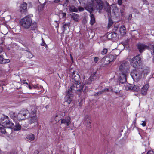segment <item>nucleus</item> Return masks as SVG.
<instances>
[{"label": "nucleus", "mask_w": 154, "mask_h": 154, "mask_svg": "<svg viewBox=\"0 0 154 154\" xmlns=\"http://www.w3.org/2000/svg\"><path fill=\"white\" fill-rule=\"evenodd\" d=\"M20 24L25 29L30 28L33 25L31 18L28 16H26L20 20Z\"/></svg>", "instance_id": "1"}, {"label": "nucleus", "mask_w": 154, "mask_h": 154, "mask_svg": "<svg viewBox=\"0 0 154 154\" xmlns=\"http://www.w3.org/2000/svg\"><path fill=\"white\" fill-rule=\"evenodd\" d=\"M141 57L140 55L139 54L134 57L131 60L130 64L133 67L136 68L141 64Z\"/></svg>", "instance_id": "3"}, {"label": "nucleus", "mask_w": 154, "mask_h": 154, "mask_svg": "<svg viewBox=\"0 0 154 154\" xmlns=\"http://www.w3.org/2000/svg\"><path fill=\"white\" fill-rule=\"evenodd\" d=\"M3 123V125L4 127H5L6 128H12V127L14 126V123H13L11 122L10 121L9 119L8 120V122H6L5 123Z\"/></svg>", "instance_id": "17"}, {"label": "nucleus", "mask_w": 154, "mask_h": 154, "mask_svg": "<svg viewBox=\"0 0 154 154\" xmlns=\"http://www.w3.org/2000/svg\"><path fill=\"white\" fill-rule=\"evenodd\" d=\"M149 50L151 52L152 55H154V46L152 45H150L149 46Z\"/></svg>", "instance_id": "37"}, {"label": "nucleus", "mask_w": 154, "mask_h": 154, "mask_svg": "<svg viewBox=\"0 0 154 154\" xmlns=\"http://www.w3.org/2000/svg\"><path fill=\"white\" fill-rule=\"evenodd\" d=\"M55 22L57 24V25L56 26V28L58 29L59 27V23L57 21H55Z\"/></svg>", "instance_id": "61"}, {"label": "nucleus", "mask_w": 154, "mask_h": 154, "mask_svg": "<svg viewBox=\"0 0 154 154\" xmlns=\"http://www.w3.org/2000/svg\"><path fill=\"white\" fill-rule=\"evenodd\" d=\"M105 10L107 13L108 15L109 16V15H111V11L110 7L109 5H108L105 8Z\"/></svg>", "instance_id": "36"}, {"label": "nucleus", "mask_w": 154, "mask_h": 154, "mask_svg": "<svg viewBox=\"0 0 154 154\" xmlns=\"http://www.w3.org/2000/svg\"><path fill=\"white\" fill-rule=\"evenodd\" d=\"M60 14L62 15V18H66V14L65 13L62 12L61 13H60Z\"/></svg>", "instance_id": "46"}, {"label": "nucleus", "mask_w": 154, "mask_h": 154, "mask_svg": "<svg viewBox=\"0 0 154 154\" xmlns=\"http://www.w3.org/2000/svg\"><path fill=\"white\" fill-rule=\"evenodd\" d=\"M108 50L107 48H104L103 49L102 51L101 52V54H105L107 52Z\"/></svg>", "instance_id": "42"}, {"label": "nucleus", "mask_w": 154, "mask_h": 154, "mask_svg": "<svg viewBox=\"0 0 154 154\" xmlns=\"http://www.w3.org/2000/svg\"><path fill=\"white\" fill-rule=\"evenodd\" d=\"M30 118V122L31 123H32L36 122L37 118L36 116L34 111L32 112H31L29 115V117Z\"/></svg>", "instance_id": "13"}, {"label": "nucleus", "mask_w": 154, "mask_h": 154, "mask_svg": "<svg viewBox=\"0 0 154 154\" xmlns=\"http://www.w3.org/2000/svg\"><path fill=\"white\" fill-rule=\"evenodd\" d=\"M120 34L122 35H124L126 34V28L124 26H121L119 29Z\"/></svg>", "instance_id": "25"}, {"label": "nucleus", "mask_w": 154, "mask_h": 154, "mask_svg": "<svg viewBox=\"0 0 154 154\" xmlns=\"http://www.w3.org/2000/svg\"><path fill=\"white\" fill-rule=\"evenodd\" d=\"M84 87V85H82L80 82L78 83L72 84L71 85L70 88L72 92L73 93L75 92L79 94L83 91V88Z\"/></svg>", "instance_id": "2"}, {"label": "nucleus", "mask_w": 154, "mask_h": 154, "mask_svg": "<svg viewBox=\"0 0 154 154\" xmlns=\"http://www.w3.org/2000/svg\"><path fill=\"white\" fill-rule=\"evenodd\" d=\"M58 115L57 114H56V115L54 117V119L56 122H58L60 120H61V119L58 118Z\"/></svg>", "instance_id": "43"}, {"label": "nucleus", "mask_w": 154, "mask_h": 154, "mask_svg": "<svg viewBox=\"0 0 154 154\" xmlns=\"http://www.w3.org/2000/svg\"><path fill=\"white\" fill-rule=\"evenodd\" d=\"M122 0H118V3L119 5H121L122 4Z\"/></svg>", "instance_id": "54"}, {"label": "nucleus", "mask_w": 154, "mask_h": 154, "mask_svg": "<svg viewBox=\"0 0 154 154\" xmlns=\"http://www.w3.org/2000/svg\"><path fill=\"white\" fill-rule=\"evenodd\" d=\"M96 72H94L91 74L90 77L88 79V83L91 84V82L95 80L96 79Z\"/></svg>", "instance_id": "20"}, {"label": "nucleus", "mask_w": 154, "mask_h": 154, "mask_svg": "<svg viewBox=\"0 0 154 154\" xmlns=\"http://www.w3.org/2000/svg\"><path fill=\"white\" fill-rule=\"evenodd\" d=\"M78 9L80 12H81L84 10V9L83 8L80 6H79L78 7Z\"/></svg>", "instance_id": "49"}, {"label": "nucleus", "mask_w": 154, "mask_h": 154, "mask_svg": "<svg viewBox=\"0 0 154 154\" xmlns=\"http://www.w3.org/2000/svg\"><path fill=\"white\" fill-rule=\"evenodd\" d=\"M60 0H54V2L55 3H57L59 2Z\"/></svg>", "instance_id": "62"}, {"label": "nucleus", "mask_w": 154, "mask_h": 154, "mask_svg": "<svg viewBox=\"0 0 154 154\" xmlns=\"http://www.w3.org/2000/svg\"><path fill=\"white\" fill-rule=\"evenodd\" d=\"M20 111L21 112H22V115H24L26 119L28 118L29 117V115L31 113L26 109H23Z\"/></svg>", "instance_id": "21"}, {"label": "nucleus", "mask_w": 154, "mask_h": 154, "mask_svg": "<svg viewBox=\"0 0 154 154\" xmlns=\"http://www.w3.org/2000/svg\"><path fill=\"white\" fill-rule=\"evenodd\" d=\"M65 115V113L64 112H59V116H64Z\"/></svg>", "instance_id": "48"}, {"label": "nucleus", "mask_w": 154, "mask_h": 154, "mask_svg": "<svg viewBox=\"0 0 154 154\" xmlns=\"http://www.w3.org/2000/svg\"><path fill=\"white\" fill-rule=\"evenodd\" d=\"M99 60V58L97 57H95L94 58V61L96 63Z\"/></svg>", "instance_id": "52"}, {"label": "nucleus", "mask_w": 154, "mask_h": 154, "mask_svg": "<svg viewBox=\"0 0 154 154\" xmlns=\"http://www.w3.org/2000/svg\"><path fill=\"white\" fill-rule=\"evenodd\" d=\"M8 119L9 117L7 116H4L2 117L1 118L0 121V125L1 126H3V122H4V123H5L6 122H8Z\"/></svg>", "instance_id": "22"}, {"label": "nucleus", "mask_w": 154, "mask_h": 154, "mask_svg": "<svg viewBox=\"0 0 154 154\" xmlns=\"http://www.w3.org/2000/svg\"><path fill=\"white\" fill-rule=\"evenodd\" d=\"M133 11L137 14H138L139 13V11L136 9H134Z\"/></svg>", "instance_id": "57"}, {"label": "nucleus", "mask_w": 154, "mask_h": 154, "mask_svg": "<svg viewBox=\"0 0 154 154\" xmlns=\"http://www.w3.org/2000/svg\"><path fill=\"white\" fill-rule=\"evenodd\" d=\"M69 2V0H65L63 4V5H65L66 6H67V5Z\"/></svg>", "instance_id": "47"}, {"label": "nucleus", "mask_w": 154, "mask_h": 154, "mask_svg": "<svg viewBox=\"0 0 154 154\" xmlns=\"http://www.w3.org/2000/svg\"><path fill=\"white\" fill-rule=\"evenodd\" d=\"M42 43L41 45L42 46H43L45 47L47 46V45L45 43V41L42 38Z\"/></svg>", "instance_id": "50"}, {"label": "nucleus", "mask_w": 154, "mask_h": 154, "mask_svg": "<svg viewBox=\"0 0 154 154\" xmlns=\"http://www.w3.org/2000/svg\"><path fill=\"white\" fill-rule=\"evenodd\" d=\"M70 117L69 116H66L65 119H61V123L65 124L67 126H68L71 123Z\"/></svg>", "instance_id": "12"}, {"label": "nucleus", "mask_w": 154, "mask_h": 154, "mask_svg": "<svg viewBox=\"0 0 154 154\" xmlns=\"http://www.w3.org/2000/svg\"><path fill=\"white\" fill-rule=\"evenodd\" d=\"M125 11V9L124 6H123L121 8L120 10V12L121 15L122 16L123 15V13Z\"/></svg>", "instance_id": "44"}, {"label": "nucleus", "mask_w": 154, "mask_h": 154, "mask_svg": "<svg viewBox=\"0 0 154 154\" xmlns=\"http://www.w3.org/2000/svg\"><path fill=\"white\" fill-rule=\"evenodd\" d=\"M27 4L26 3L23 2L20 6V10L21 12H26L27 11Z\"/></svg>", "instance_id": "19"}, {"label": "nucleus", "mask_w": 154, "mask_h": 154, "mask_svg": "<svg viewBox=\"0 0 154 154\" xmlns=\"http://www.w3.org/2000/svg\"><path fill=\"white\" fill-rule=\"evenodd\" d=\"M73 93L72 92L70 89H68L65 98V103H67L69 105L70 104L72 100Z\"/></svg>", "instance_id": "8"}, {"label": "nucleus", "mask_w": 154, "mask_h": 154, "mask_svg": "<svg viewBox=\"0 0 154 154\" xmlns=\"http://www.w3.org/2000/svg\"><path fill=\"white\" fill-rule=\"evenodd\" d=\"M7 154H15V153L13 152H8Z\"/></svg>", "instance_id": "63"}, {"label": "nucleus", "mask_w": 154, "mask_h": 154, "mask_svg": "<svg viewBox=\"0 0 154 154\" xmlns=\"http://www.w3.org/2000/svg\"><path fill=\"white\" fill-rule=\"evenodd\" d=\"M94 8L99 10V12H100V11L103 8V3L101 0H95L92 2Z\"/></svg>", "instance_id": "6"}, {"label": "nucleus", "mask_w": 154, "mask_h": 154, "mask_svg": "<svg viewBox=\"0 0 154 154\" xmlns=\"http://www.w3.org/2000/svg\"><path fill=\"white\" fill-rule=\"evenodd\" d=\"M21 125L19 123L16 122L15 125L14 124V126L11 128H13L14 131H19L21 129Z\"/></svg>", "instance_id": "26"}, {"label": "nucleus", "mask_w": 154, "mask_h": 154, "mask_svg": "<svg viewBox=\"0 0 154 154\" xmlns=\"http://www.w3.org/2000/svg\"><path fill=\"white\" fill-rule=\"evenodd\" d=\"M112 11L111 14H113L115 16H117L119 14V9L116 6H114L112 8Z\"/></svg>", "instance_id": "15"}, {"label": "nucleus", "mask_w": 154, "mask_h": 154, "mask_svg": "<svg viewBox=\"0 0 154 154\" xmlns=\"http://www.w3.org/2000/svg\"><path fill=\"white\" fill-rule=\"evenodd\" d=\"M132 17V14H130L129 15V16H128V20H131V19Z\"/></svg>", "instance_id": "60"}, {"label": "nucleus", "mask_w": 154, "mask_h": 154, "mask_svg": "<svg viewBox=\"0 0 154 154\" xmlns=\"http://www.w3.org/2000/svg\"><path fill=\"white\" fill-rule=\"evenodd\" d=\"M70 25V23L69 22L67 23H63V26L62 27V30L63 32H64L66 29L67 27L69 28Z\"/></svg>", "instance_id": "32"}, {"label": "nucleus", "mask_w": 154, "mask_h": 154, "mask_svg": "<svg viewBox=\"0 0 154 154\" xmlns=\"http://www.w3.org/2000/svg\"><path fill=\"white\" fill-rule=\"evenodd\" d=\"M115 55L116 56H115L114 55L112 54H110L107 56V57L109 58V62H110L111 63L113 62L115 60V59H116V56L117 55L115 54Z\"/></svg>", "instance_id": "24"}, {"label": "nucleus", "mask_w": 154, "mask_h": 154, "mask_svg": "<svg viewBox=\"0 0 154 154\" xmlns=\"http://www.w3.org/2000/svg\"><path fill=\"white\" fill-rule=\"evenodd\" d=\"M27 57H28L29 58H31L33 57V55L32 54L29 52H28L27 54Z\"/></svg>", "instance_id": "45"}, {"label": "nucleus", "mask_w": 154, "mask_h": 154, "mask_svg": "<svg viewBox=\"0 0 154 154\" xmlns=\"http://www.w3.org/2000/svg\"><path fill=\"white\" fill-rule=\"evenodd\" d=\"M144 4H145L146 5H149V3L147 1V0H142Z\"/></svg>", "instance_id": "53"}, {"label": "nucleus", "mask_w": 154, "mask_h": 154, "mask_svg": "<svg viewBox=\"0 0 154 154\" xmlns=\"http://www.w3.org/2000/svg\"><path fill=\"white\" fill-rule=\"evenodd\" d=\"M26 138L30 141H33L35 139V136L34 134H30L27 135Z\"/></svg>", "instance_id": "34"}, {"label": "nucleus", "mask_w": 154, "mask_h": 154, "mask_svg": "<svg viewBox=\"0 0 154 154\" xmlns=\"http://www.w3.org/2000/svg\"><path fill=\"white\" fill-rule=\"evenodd\" d=\"M118 29V27L117 26H115L114 27V30H116Z\"/></svg>", "instance_id": "64"}, {"label": "nucleus", "mask_w": 154, "mask_h": 154, "mask_svg": "<svg viewBox=\"0 0 154 154\" xmlns=\"http://www.w3.org/2000/svg\"><path fill=\"white\" fill-rule=\"evenodd\" d=\"M146 154H154V151L153 150H149Z\"/></svg>", "instance_id": "51"}, {"label": "nucleus", "mask_w": 154, "mask_h": 154, "mask_svg": "<svg viewBox=\"0 0 154 154\" xmlns=\"http://www.w3.org/2000/svg\"><path fill=\"white\" fill-rule=\"evenodd\" d=\"M22 82L23 83V84H26L27 85H28V83H27L26 82V80H23L22 81Z\"/></svg>", "instance_id": "58"}, {"label": "nucleus", "mask_w": 154, "mask_h": 154, "mask_svg": "<svg viewBox=\"0 0 154 154\" xmlns=\"http://www.w3.org/2000/svg\"><path fill=\"white\" fill-rule=\"evenodd\" d=\"M148 88V85H145L142 88L141 93L143 95H145L146 94Z\"/></svg>", "instance_id": "27"}, {"label": "nucleus", "mask_w": 154, "mask_h": 154, "mask_svg": "<svg viewBox=\"0 0 154 154\" xmlns=\"http://www.w3.org/2000/svg\"><path fill=\"white\" fill-rule=\"evenodd\" d=\"M117 36V34L116 33L111 32L107 34V38L109 40H115Z\"/></svg>", "instance_id": "16"}, {"label": "nucleus", "mask_w": 154, "mask_h": 154, "mask_svg": "<svg viewBox=\"0 0 154 154\" xmlns=\"http://www.w3.org/2000/svg\"><path fill=\"white\" fill-rule=\"evenodd\" d=\"M127 81L126 74L125 73H122L121 75L119 78V84H124Z\"/></svg>", "instance_id": "14"}, {"label": "nucleus", "mask_w": 154, "mask_h": 154, "mask_svg": "<svg viewBox=\"0 0 154 154\" xmlns=\"http://www.w3.org/2000/svg\"><path fill=\"white\" fill-rule=\"evenodd\" d=\"M10 115L11 118L14 120L17 119V114L14 112L11 111L9 113Z\"/></svg>", "instance_id": "28"}, {"label": "nucleus", "mask_w": 154, "mask_h": 154, "mask_svg": "<svg viewBox=\"0 0 154 154\" xmlns=\"http://www.w3.org/2000/svg\"><path fill=\"white\" fill-rule=\"evenodd\" d=\"M129 62L125 61L122 63L119 67V70L122 73H125L129 71Z\"/></svg>", "instance_id": "4"}, {"label": "nucleus", "mask_w": 154, "mask_h": 154, "mask_svg": "<svg viewBox=\"0 0 154 154\" xmlns=\"http://www.w3.org/2000/svg\"><path fill=\"white\" fill-rule=\"evenodd\" d=\"M103 90L104 92H112L113 91V89L111 87L108 88Z\"/></svg>", "instance_id": "40"}, {"label": "nucleus", "mask_w": 154, "mask_h": 154, "mask_svg": "<svg viewBox=\"0 0 154 154\" xmlns=\"http://www.w3.org/2000/svg\"><path fill=\"white\" fill-rule=\"evenodd\" d=\"M80 4H81V3H84L85 0H78Z\"/></svg>", "instance_id": "59"}, {"label": "nucleus", "mask_w": 154, "mask_h": 154, "mask_svg": "<svg viewBox=\"0 0 154 154\" xmlns=\"http://www.w3.org/2000/svg\"><path fill=\"white\" fill-rule=\"evenodd\" d=\"M71 79L70 80L72 82V84L78 83L80 82V77L79 74L76 73L75 71H73L69 76Z\"/></svg>", "instance_id": "7"}, {"label": "nucleus", "mask_w": 154, "mask_h": 154, "mask_svg": "<svg viewBox=\"0 0 154 154\" xmlns=\"http://www.w3.org/2000/svg\"><path fill=\"white\" fill-rule=\"evenodd\" d=\"M10 62L9 59H4L2 55H0V63L5 64Z\"/></svg>", "instance_id": "23"}, {"label": "nucleus", "mask_w": 154, "mask_h": 154, "mask_svg": "<svg viewBox=\"0 0 154 154\" xmlns=\"http://www.w3.org/2000/svg\"><path fill=\"white\" fill-rule=\"evenodd\" d=\"M70 16L71 18L75 22H78L79 20V16L77 14L72 13L70 14Z\"/></svg>", "instance_id": "18"}, {"label": "nucleus", "mask_w": 154, "mask_h": 154, "mask_svg": "<svg viewBox=\"0 0 154 154\" xmlns=\"http://www.w3.org/2000/svg\"><path fill=\"white\" fill-rule=\"evenodd\" d=\"M125 88L127 90L131 89L134 91H138L140 89V88L138 86L136 85L133 86L130 84L126 86Z\"/></svg>", "instance_id": "11"}, {"label": "nucleus", "mask_w": 154, "mask_h": 154, "mask_svg": "<svg viewBox=\"0 0 154 154\" xmlns=\"http://www.w3.org/2000/svg\"><path fill=\"white\" fill-rule=\"evenodd\" d=\"M84 123L87 127L88 129H89L88 128H90V126H91V123L90 117L88 115L85 116L84 118Z\"/></svg>", "instance_id": "10"}, {"label": "nucleus", "mask_w": 154, "mask_h": 154, "mask_svg": "<svg viewBox=\"0 0 154 154\" xmlns=\"http://www.w3.org/2000/svg\"><path fill=\"white\" fill-rule=\"evenodd\" d=\"M113 22L112 19L109 17L108 23V28H109L113 24Z\"/></svg>", "instance_id": "39"}, {"label": "nucleus", "mask_w": 154, "mask_h": 154, "mask_svg": "<svg viewBox=\"0 0 154 154\" xmlns=\"http://www.w3.org/2000/svg\"><path fill=\"white\" fill-rule=\"evenodd\" d=\"M103 92H104V91H103V90H102L99 92H98L97 93V95H100Z\"/></svg>", "instance_id": "56"}, {"label": "nucleus", "mask_w": 154, "mask_h": 154, "mask_svg": "<svg viewBox=\"0 0 154 154\" xmlns=\"http://www.w3.org/2000/svg\"><path fill=\"white\" fill-rule=\"evenodd\" d=\"M146 124V122L145 121H143V123L141 124V125L143 126H145Z\"/></svg>", "instance_id": "55"}, {"label": "nucleus", "mask_w": 154, "mask_h": 154, "mask_svg": "<svg viewBox=\"0 0 154 154\" xmlns=\"http://www.w3.org/2000/svg\"><path fill=\"white\" fill-rule=\"evenodd\" d=\"M142 72L138 69L133 70L131 73V75L135 81H138L142 77Z\"/></svg>", "instance_id": "5"}, {"label": "nucleus", "mask_w": 154, "mask_h": 154, "mask_svg": "<svg viewBox=\"0 0 154 154\" xmlns=\"http://www.w3.org/2000/svg\"><path fill=\"white\" fill-rule=\"evenodd\" d=\"M26 118L24 115H22V112L20 111L17 114V120L19 121L25 119Z\"/></svg>", "instance_id": "29"}, {"label": "nucleus", "mask_w": 154, "mask_h": 154, "mask_svg": "<svg viewBox=\"0 0 154 154\" xmlns=\"http://www.w3.org/2000/svg\"><path fill=\"white\" fill-rule=\"evenodd\" d=\"M137 46L140 53L143 52L145 49H149V46H148L143 44L138 43L137 45Z\"/></svg>", "instance_id": "9"}, {"label": "nucleus", "mask_w": 154, "mask_h": 154, "mask_svg": "<svg viewBox=\"0 0 154 154\" xmlns=\"http://www.w3.org/2000/svg\"><path fill=\"white\" fill-rule=\"evenodd\" d=\"M90 16L91 17V20L90 23L91 25H93L95 23V18L94 15L92 14L91 13L90 14Z\"/></svg>", "instance_id": "31"}, {"label": "nucleus", "mask_w": 154, "mask_h": 154, "mask_svg": "<svg viewBox=\"0 0 154 154\" xmlns=\"http://www.w3.org/2000/svg\"><path fill=\"white\" fill-rule=\"evenodd\" d=\"M102 61L103 62L104 64L106 65L108 64L111 63L110 62H109V58L107 57V56L103 58Z\"/></svg>", "instance_id": "33"}, {"label": "nucleus", "mask_w": 154, "mask_h": 154, "mask_svg": "<svg viewBox=\"0 0 154 154\" xmlns=\"http://www.w3.org/2000/svg\"><path fill=\"white\" fill-rule=\"evenodd\" d=\"M69 10L72 12H77L78 9L77 8L75 7L73 5H72L69 6Z\"/></svg>", "instance_id": "35"}, {"label": "nucleus", "mask_w": 154, "mask_h": 154, "mask_svg": "<svg viewBox=\"0 0 154 154\" xmlns=\"http://www.w3.org/2000/svg\"><path fill=\"white\" fill-rule=\"evenodd\" d=\"M2 126L0 127V132L4 134L6 132L5 129V127H4V126Z\"/></svg>", "instance_id": "41"}, {"label": "nucleus", "mask_w": 154, "mask_h": 154, "mask_svg": "<svg viewBox=\"0 0 154 154\" xmlns=\"http://www.w3.org/2000/svg\"><path fill=\"white\" fill-rule=\"evenodd\" d=\"M26 118L24 115H22V112L20 111L17 114V120L19 121L25 119Z\"/></svg>", "instance_id": "30"}, {"label": "nucleus", "mask_w": 154, "mask_h": 154, "mask_svg": "<svg viewBox=\"0 0 154 154\" xmlns=\"http://www.w3.org/2000/svg\"><path fill=\"white\" fill-rule=\"evenodd\" d=\"M85 9L89 11L90 14L91 13V12L93 11V9H94L93 7V4L90 6L88 5L86 7Z\"/></svg>", "instance_id": "38"}]
</instances>
